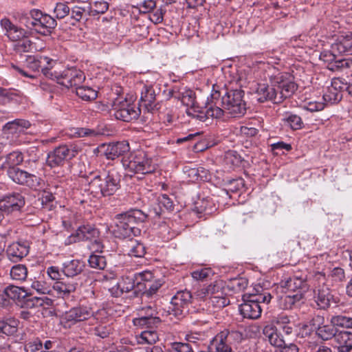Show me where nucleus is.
Here are the masks:
<instances>
[{"instance_id":"72a5a7b5","label":"nucleus","mask_w":352,"mask_h":352,"mask_svg":"<svg viewBox=\"0 0 352 352\" xmlns=\"http://www.w3.org/2000/svg\"><path fill=\"white\" fill-rule=\"evenodd\" d=\"M155 328L156 327L144 328L145 330L136 336L138 342L140 344H155L159 340L158 334L155 331Z\"/></svg>"},{"instance_id":"4468645a","label":"nucleus","mask_w":352,"mask_h":352,"mask_svg":"<svg viewBox=\"0 0 352 352\" xmlns=\"http://www.w3.org/2000/svg\"><path fill=\"white\" fill-rule=\"evenodd\" d=\"M31 126L30 122L24 119H15L7 122L3 127V133L12 142L18 140L21 134Z\"/></svg>"},{"instance_id":"f257e3e1","label":"nucleus","mask_w":352,"mask_h":352,"mask_svg":"<svg viewBox=\"0 0 352 352\" xmlns=\"http://www.w3.org/2000/svg\"><path fill=\"white\" fill-rule=\"evenodd\" d=\"M297 89V85L288 74L279 73L271 79L270 85L258 84L255 94L259 102L272 101L278 104L290 98Z\"/></svg>"},{"instance_id":"603ef678","label":"nucleus","mask_w":352,"mask_h":352,"mask_svg":"<svg viewBox=\"0 0 352 352\" xmlns=\"http://www.w3.org/2000/svg\"><path fill=\"white\" fill-rule=\"evenodd\" d=\"M331 322L337 327L352 328V318L350 317L342 315L336 316L332 317Z\"/></svg>"},{"instance_id":"f8f14e48","label":"nucleus","mask_w":352,"mask_h":352,"mask_svg":"<svg viewBox=\"0 0 352 352\" xmlns=\"http://www.w3.org/2000/svg\"><path fill=\"white\" fill-rule=\"evenodd\" d=\"M318 283V285L316 287L314 300L318 307L322 309H326L331 305V302L333 300V295L331 294L329 289L324 285L326 280L325 275L320 272L316 274L315 276Z\"/></svg>"},{"instance_id":"4be33fe9","label":"nucleus","mask_w":352,"mask_h":352,"mask_svg":"<svg viewBox=\"0 0 352 352\" xmlns=\"http://www.w3.org/2000/svg\"><path fill=\"white\" fill-rule=\"evenodd\" d=\"M29 251L30 245L28 241H16L8 246L6 254L11 262L18 263L29 254Z\"/></svg>"},{"instance_id":"6ab92c4d","label":"nucleus","mask_w":352,"mask_h":352,"mask_svg":"<svg viewBox=\"0 0 352 352\" xmlns=\"http://www.w3.org/2000/svg\"><path fill=\"white\" fill-rule=\"evenodd\" d=\"M25 205L23 196L18 192L6 195L0 199V211L8 214L19 211Z\"/></svg>"},{"instance_id":"aec40b11","label":"nucleus","mask_w":352,"mask_h":352,"mask_svg":"<svg viewBox=\"0 0 352 352\" xmlns=\"http://www.w3.org/2000/svg\"><path fill=\"white\" fill-rule=\"evenodd\" d=\"M344 89L342 78H333L331 85L327 87L323 94V100L327 104L338 102L342 98V91Z\"/></svg>"},{"instance_id":"a878e982","label":"nucleus","mask_w":352,"mask_h":352,"mask_svg":"<svg viewBox=\"0 0 352 352\" xmlns=\"http://www.w3.org/2000/svg\"><path fill=\"white\" fill-rule=\"evenodd\" d=\"M23 162V154L19 151H12L0 157V170L16 168Z\"/></svg>"},{"instance_id":"e433bc0d","label":"nucleus","mask_w":352,"mask_h":352,"mask_svg":"<svg viewBox=\"0 0 352 352\" xmlns=\"http://www.w3.org/2000/svg\"><path fill=\"white\" fill-rule=\"evenodd\" d=\"M3 294L9 299L21 300L28 296L26 290L15 285H8L3 290Z\"/></svg>"},{"instance_id":"f704fd0d","label":"nucleus","mask_w":352,"mask_h":352,"mask_svg":"<svg viewBox=\"0 0 352 352\" xmlns=\"http://www.w3.org/2000/svg\"><path fill=\"white\" fill-rule=\"evenodd\" d=\"M146 253L145 246L137 240L131 239L128 243V250H124L123 254L131 256L142 257Z\"/></svg>"},{"instance_id":"6e6552de","label":"nucleus","mask_w":352,"mask_h":352,"mask_svg":"<svg viewBox=\"0 0 352 352\" xmlns=\"http://www.w3.org/2000/svg\"><path fill=\"white\" fill-rule=\"evenodd\" d=\"M100 232L94 226L84 225L80 226L74 234L69 238V243H76L80 241H89L91 243L90 248L95 252H102L103 245L99 239Z\"/></svg>"},{"instance_id":"0eeeda50","label":"nucleus","mask_w":352,"mask_h":352,"mask_svg":"<svg viewBox=\"0 0 352 352\" xmlns=\"http://www.w3.org/2000/svg\"><path fill=\"white\" fill-rule=\"evenodd\" d=\"M243 340V334L238 331L223 330L210 342V352H233L232 345Z\"/></svg>"},{"instance_id":"5701e85b","label":"nucleus","mask_w":352,"mask_h":352,"mask_svg":"<svg viewBox=\"0 0 352 352\" xmlns=\"http://www.w3.org/2000/svg\"><path fill=\"white\" fill-rule=\"evenodd\" d=\"M0 25L5 32V36L12 42L27 37L28 31L14 24L8 18H3L0 21Z\"/></svg>"},{"instance_id":"864d4df0","label":"nucleus","mask_w":352,"mask_h":352,"mask_svg":"<svg viewBox=\"0 0 352 352\" xmlns=\"http://www.w3.org/2000/svg\"><path fill=\"white\" fill-rule=\"evenodd\" d=\"M338 54H342L338 52H334L333 45L330 51H324L320 55V59L327 63V67L329 69V65H332L336 58Z\"/></svg>"},{"instance_id":"412c9836","label":"nucleus","mask_w":352,"mask_h":352,"mask_svg":"<svg viewBox=\"0 0 352 352\" xmlns=\"http://www.w3.org/2000/svg\"><path fill=\"white\" fill-rule=\"evenodd\" d=\"M138 273L122 277V280L111 287V296L118 297L124 292H129L133 289L135 294L138 292Z\"/></svg>"},{"instance_id":"a211bd4d","label":"nucleus","mask_w":352,"mask_h":352,"mask_svg":"<svg viewBox=\"0 0 352 352\" xmlns=\"http://www.w3.org/2000/svg\"><path fill=\"white\" fill-rule=\"evenodd\" d=\"M25 63L28 67L34 72L41 69L43 75L49 78H50V75L45 72V69L47 72H52L54 65H58L52 59L43 56H28L26 58Z\"/></svg>"},{"instance_id":"39448f33","label":"nucleus","mask_w":352,"mask_h":352,"mask_svg":"<svg viewBox=\"0 0 352 352\" xmlns=\"http://www.w3.org/2000/svg\"><path fill=\"white\" fill-rule=\"evenodd\" d=\"M120 162L125 169L133 173L149 174L153 173L155 164L144 151H136L122 157Z\"/></svg>"},{"instance_id":"3c124183","label":"nucleus","mask_w":352,"mask_h":352,"mask_svg":"<svg viewBox=\"0 0 352 352\" xmlns=\"http://www.w3.org/2000/svg\"><path fill=\"white\" fill-rule=\"evenodd\" d=\"M225 283L223 280H215L210 285L206 286L208 290L209 296L221 295L224 293Z\"/></svg>"},{"instance_id":"58836bf2","label":"nucleus","mask_w":352,"mask_h":352,"mask_svg":"<svg viewBox=\"0 0 352 352\" xmlns=\"http://www.w3.org/2000/svg\"><path fill=\"white\" fill-rule=\"evenodd\" d=\"M336 325L332 324H326L325 322L320 327L316 334L323 340H329L331 338L334 340L338 329Z\"/></svg>"},{"instance_id":"774afa93","label":"nucleus","mask_w":352,"mask_h":352,"mask_svg":"<svg viewBox=\"0 0 352 352\" xmlns=\"http://www.w3.org/2000/svg\"><path fill=\"white\" fill-rule=\"evenodd\" d=\"M298 347L294 343H287L285 341L283 345L274 349V352H298Z\"/></svg>"},{"instance_id":"1a4fd4ad","label":"nucleus","mask_w":352,"mask_h":352,"mask_svg":"<svg viewBox=\"0 0 352 352\" xmlns=\"http://www.w3.org/2000/svg\"><path fill=\"white\" fill-rule=\"evenodd\" d=\"M76 154L77 150L72 145L61 144L48 153L46 164L50 168L62 166Z\"/></svg>"},{"instance_id":"f03ea898","label":"nucleus","mask_w":352,"mask_h":352,"mask_svg":"<svg viewBox=\"0 0 352 352\" xmlns=\"http://www.w3.org/2000/svg\"><path fill=\"white\" fill-rule=\"evenodd\" d=\"M148 214L141 210L132 209L116 214L111 226V233L116 238L126 239L140 234V230L135 226L136 223L146 221Z\"/></svg>"},{"instance_id":"338daca9","label":"nucleus","mask_w":352,"mask_h":352,"mask_svg":"<svg viewBox=\"0 0 352 352\" xmlns=\"http://www.w3.org/2000/svg\"><path fill=\"white\" fill-rule=\"evenodd\" d=\"M156 8L155 0H145L140 5V11L143 13H148Z\"/></svg>"},{"instance_id":"473e14b6","label":"nucleus","mask_w":352,"mask_h":352,"mask_svg":"<svg viewBox=\"0 0 352 352\" xmlns=\"http://www.w3.org/2000/svg\"><path fill=\"white\" fill-rule=\"evenodd\" d=\"M263 334L267 338L270 344L274 347V349L278 348L284 344L285 341L282 334L278 332L276 329L271 326H266L263 329Z\"/></svg>"},{"instance_id":"9d476101","label":"nucleus","mask_w":352,"mask_h":352,"mask_svg":"<svg viewBox=\"0 0 352 352\" xmlns=\"http://www.w3.org/2000/svg\"><path fill=\"white\" fill-rule=\"evenodd\" d=\"M138 292L144 296L151 298L162 287V283L158 278H155L150 271H143L138 273Z\"/></svg>"},{"instance_id":"052dcab7","label":"nucleus","mask_w":352,"mask_h":352,"mask_svg":"<svg viewBox=\"0 0 352 352\" xmlns=\"http://www.w3.org/2000/svg\"><path fill=\"white\" fill-rule=\"evenodd\" d=\"M173 352H194L190 344L174 342L170 344Z\"/></svg>"},{"instance_id":"4c0bfd02","label":"nucleus","mask_w":352,"mask_h":352,"mask_svg":"<svg viewBox=\"0 0 352 352\" xmlns=\"http://www.w3.org/2000/svg\"><path fill=\"white\" fill-rule=\"evenodd\" d=\"M283 124L290 127L292 130H298L303 127V122L302 118L294 113H286L282 118Z\"/></svg>"},{"instance_id":"49530a36","label":"nucleus","mask_w":352,"mask_h":352,"mask_svg":"<svg viewBox=\"0 0 352 352\" xmlns=\"http://www.w3.org/2000/svg\"><path fill=\"white\" fill-rule=\"evenodd\" d=\"M333 49L334 52H338L342 54L352 55V40L343 39L333 43Z\"/></svg>"},{"instance_id":"e2e57ef3","label":"nucleus","mask_w":352,"mask_h":352,"mask_svg":"<svg viewBox=\"0 0 352 352\" xmlns=\"http://www.w3.org/2000/svg\"><path fill=\"white\" fill-rule=\"evenodd\" d=\"M69 8L64 3H57L54 9L56 16L58 19H63L69 13Z\"/></svg>"},{"instance_id":"c9c22d12","label":"nucleus","mask_w":352,"mask_h":352,"mask_svg":"<svg viewBox=\"0 0 352 352\" xmlns=\"http://www.w3.org/2000/svg\"><path fill=\"white\" fill-rule=\"evenodd\" d=\"M157 208H153L150 210L151 213H153L155 217H160L162 212V207L167 210H172L174 208L173 202L171 199L166 194L160 195L157 199Z\"/></svg>"},{"instance_id":"a18cd8bd","label":"nucleus","mask_w":352,"mask_h":352,"mask_svg":"<svg viewBox=\"0 0 352 352\" xmlns=\"http://www.w3.org/2000/svg\"><path fill=\"white\" fill-rule=\"evenodd\" d=\"M16 43L13 46L14 50L17 53L29 52L32 50L33 42L28 38V33L27 37L22 38V39L15 41Z\"/></svg>"},{"instance_id":"7ed1b4c3","label":"nucleus","mask_w":352,"mask_h":352,"mask_svg":"<svg viewBox=\"0 0 352 352\" xmlns=\"http://www.w3.org/2000/svg\"><path fill=\"white\" fill-rule=\"evenodd\" d=\"M244 94V91L241 89H227L220 99V91L215 90L213 86L211 101L220 107L223 116L227 113L233 117H241L247 110V104L243 99Z\"/></svg>"},{"instance_id":"0e129e2a","label":"nucleus","mask_w":352,"mask_h":352,"mask_svg":"<svg viewBox=\"0 0 352 352\" xmlns=\"http://www.w3.org/2000/svg\"><path fill=\"white\" fill-rule=\"evenodd\" d=\"M164 13L165 10H164L162 8H155L153 11L150 12L149 19L155 24L160 23L163 21Z\"/></svg>"},{"instance_id":"f3484780","label":"nucleus","mask_w":352,"mask_h":352,"mask_svg":"<svg viewBox=\"0 0 352 352\" xmlns=\"http://www.w3.org/2000/svg\"><path fill=\"white\" fill-rule=\"evenodd\" d=\"M279 284L280 287L288 292L300 293L302 295L308 291L309 287L307 275L302 274L285 278L281 280Z\"/></svg>"},{"instance_id":"c85d7f7f","label":"nucleus","mask_w":352,"mask_h":352,"mask_svg":"<svg viewBox=\"0 0 352 352\" xmlns=\"http://www.w3.org/2000/svg\"><path fill=\"white\" fill-rule=\"evenodd\" d=\"M19 324L20 321L15 318L10 317L0 320V336H15L19 329Z\"/></svg>"},{"instance_id":"cd10ccee","label":"nucleus","mask_w":352,"mask_h":352,"mask_svg":"<svg viewBox=\"0 0 352 352\" xmlns=\"http://www.w3.org/2000/svg\"><path fill=\"white\" fill-rule=\"evenodd\" d=\"M93 313L91 309L87 307H74L66 313V319L76 323L89 319Z\"/></svg>"},{"instance_id":"09e8293b","label":"nucleus","mask_w":352,"mask_h":352,"mask_svg":"<svg viewBox=\"0 0 352 352\" xmlns=\"http://www.w3.org/2000/svg\"><path fill=\"white\" fill-rule=\"evenodd\" d=\"M341 54H338L332 65L329 66V69L336 72L344 68H348L352 65V60L349 58H342Z\"/></svg>"},{"instance_id":"bf43d9fd","label":"nucleus","mask_w":352,"mask_h":352,"mask_svg":"<svg viewBox=\"0 0 352 352\" xmlns=\"http://www.w3.org/2000/svg\"><path fill=\"white\" fill-rule=\"evenodd\" d=\"M31 287L35 289L38 293L42 294H50L51 289L47 283L44 281L34 280L32 281Z\"/></svg>"},{"instance_id":"7c9ffc66","label":"nucleus","mask_w":352,"mask_h":352,"mask_svg":"<svg viewBox=\"0 0 352 352\" xmlns=\"http://www.w3.org/2000/svg\"><path fill=\"white\" fill-rule=\"evenodd\" d=\"M78 283L69 279L62 278L59 281H56L53 285V288L57 292L58 294L63 297L68 296L71 293L76 291Z\"/></svg>"},{"instance_id":"423d86ee","label":"nucleus","mask_w":352,"mask_h":352,"mask_svg":"<svg viewBox=\"0 0 352 352\" xmlns=\"http://www.w3.org/2000/svg\"><path fill=\"white\" fill-rule=\"evenodd\" d=\"M56 66L57 65H54L52 72L46 69L45 72L50 74V78L56 80L57 83L67 89H76L85 80L84 72L75 67H67L60 71Z\"/></svg>"},{"instance_id":"b1692460","label":"nucleus","mask_w":352,"mask_h":352,"mask_svg":"<svg viewBox=\"0 0 352 352\" xmlns=\"http://www.w3.org/2000/svg\"><path fill=\"white\" fill-rule=\"evenodd\" d=\"M57 25L56 19L50 15L45 14L34 25V30L37 33L43 36H49Z\"/></svg>"},{"instance_id":"5fc2aeb1","label":"nucleus","mask_w":352,"mask_h":352,"mask_svg":"<svg viewBox=\"0 0 352 352\" xmlns=\"http://www.w3.org/2000/svg\"><path fill=\"white\" fill-rule=\"evenodd\" d=\"M109 3L104 1H96L91 6L90 12L92 15L104 14L109 8Z\"/></svg>"},{"instance_id":"393cba45","label":"nucleus","mask_w":352,"mask_h":352,"mask_svg":"<svg viewBox=\"0 0 352 352\" xmlns=\"http://www.w3.org/2000/svg\"><path fill=\"white\" fill-rule=\"evenodd\" d=\"M333 341L337 344V352H351L352 351V332L338 330Z\"/></svg>"},{"instance_id":"6e6d98bb","label":"nucleus","mask_w":352,"mask_h":352,"mask_svg":"<svg viewBox=\"0 0 352 352\" xmlns=\"http://www.w3.org/2000/svg\"><path fill=\"white\" fill-rule=\"evenodd\" d=\"M91 267L104 269L106 266V261L104 257L102 256L91 254L88 260Z\"/></svg>"},{"instance_id":"ddd939ff","label":"nucleus","mask_w":352,"mask_h":352,"mask_svg":"<svg viewBox=\"0 0 352 352\" xmlns=\"http://www.w3.org/2000/svg\"><path fill=\"white\" fill-rule=\"evenodd\" d=\"M186 113L201 122H205L208 118L217 119L223 118V111L220 109V107L215 105L214 102L211 101V98H208L205 109H199V107H195L192 109H187Z\"/></svg>"},{"instance_id":"a19ab883","label":"nucleus","mask_w":352,"mask_h":352,"mask_svg":"<svg viewBox=\"0 0 352 352\" xmlns=\"http://www.w3.org/2000/svg\"><path fill=\"white\" fill-rule=\"evenodd\" d=\"M28 274L27 267L23 264H16L13 265L10 272L12 279L18 281H24L26 280Z\"/></svg>"},{"instance_id":"ea45409f","label":"nucleus","mask_w":352,"mask_h":352,"mask_svg":"<svg viewBox=\"0 0 352 352\" xmlns=\"http://www.w3.org/2000/svg\"><path fill=\"white\" fill-rule=\"evenodd\" d=\"M175 98L181 100L182 104L186 107H190L189 109H192L195 107V94L192 90L186 89L182 93L176 95H173Z\"/></svg>"},{"instance_id":"de8ad7c7","label":"nucleus","mask_w":352,"mask_h":352,"mask_svg":"<svg viewBox=\"0 0 352 352\" xmlns=\"http://www.w3.org/2000/svg\"><path fill=\"white\" fill-rule=\"evenodd\" d=\"M230 300L226 296L225 292L221 295L210 296L208 299V304L217 309L223 308L229 305Z\"/></svg>"},{"instance_id":"2f4dec72","label":"nucleus","mask_w":352,"mask_h":352,"mask_svg":"<svg viewBox=\"0 0 352 352\" xmlns=\"http://www.w3.org/2000/svg\"><path fill=\"white\" fill-rule=\"evenodd\" d=\"M155 91L151 85H144L141 91L140 102L147 109L151 111L155 101Z\"/></svg>"},{"instance_id":"dca6fc26","label":"nucleus","mask_w":352,"mask_h":352,"mask_svg":"<svg viewBox=\"0 0 352 352\" xmlns=\"http://www.w3.org/2000/svg\"><path fill=\"white\" fill-rule=\"evenodd\" d=\"M156 314L153 307H146L140 311L139 317L133 319V324L140 329L157 327L161 323V319L155 316Z\"/></svg>"},{"instance_id":"4d7b16f0","label":"nucleus","mask_w":352,"mask_h":352,"mask_svg":"<svg viewBox=\"0 0 352 352\" xmlns=\"http://www.w3.org/2000/svg\"><path fill=\"white\" fill-rule=\"evenodd\" d=\"M25 349L26 352H43V342L38 338H36L30 341Z\"/></svg>"},{"instance_id":"9b49d317","label":"nucleus","mask_w":352,"mask_h":352,"mask_svg":"<svg viewBox=\"0 0 352 352\" xmlns=\"http://www.w3.org/2000/svg\"><path fill=\"white\" fill-rule=\"evenodd\" d=\"M192 296L190 292L185 289L177 292L171 298L168 312L177 318L184 316L188 311V305L191 302Z\"/></svg>"},{"instance_id":"69168bd1","label":"nucleus","mask_w":352,"mask_h":352,"mask_svg":"<svg viewBox=\"0 0 352 352\" xmlns=\"http://www.w3.org/2000/svg\"><path fill=\"white\" fill-rule=\"evenodd\" d=\"M330 277L335 283L342 282L345 278L344 270L341 267H335L331 272Z\"/></svg>"},{"instance_id":"13d9d810","label":"nucleus","mask_w":352,"mask_h":352,"mask_svg":"<svg viewBox=\"0 0 352 352\" xmlns=\"http://www.w3.org/2000/svg\"><path fill=\"white\" fill-rule=\"evenodd\" d=\"M303 297L300 293H296L293 295H286L283 298L284 306L285 309H292V307L299 302Z\"/></svg>"},{"instance_id":"79ce46f5","label":"nucleus","mask_w":352,"mask_h":352,"mask_svg":"<svg viewBox=\"0 0 352 352\" xmlns=\"http://www.w3.org/2000/svg\"><path fill=\"white\" fill-rule=\"evenodd\" d=\"M324 322L325 318L323 316L314 314L309 320L302 325V329L316 333Z\"/></svg>"},{"instance_id":"c756f323","label":"nucleus","mask_w":352,"mask_h":352,"mask_svg":"<svg viewBox=\"0 0 352 352\" xmlns=\"http://www.w3.org/2000/svg\"><path fill=\"white\" fill-rule=\"evenodd\" d=\"M85 267L84 263L78 259L67 261L62 265V272L67 278L80 274Z\"/></svg>"},{"instance_id":"37998d69","label":"nucleus","mask_w":352,"mask_h":352,"mask_svg":"<svg viewBox=\"0 0 352 352\" xmlns=\"http://www.w3.org/2000/svg\"><path fill=\"white\" fill-rule=\"evenodd\" d=\"M129 151V145L127 142H111V160H114L115 157H126L125 153H126Z\"/></svg>"},{"instance_id":"20e7f679","label":"nucleus","mask_w":352,"mask_h":352,"mask_svg":"<svg viewBox=\"0 0 352 352\" xmlns=\"http://www.w3.org/2000/svg\"><path fill=\"white\" fill-rule=\"evenodd\" d=\"M111 108L116 120L131 122L140 115V108L127 101L122 87L118 84L111 85Z\"/></svg>"},{"instance_id":"bb28decb","label":"nucleus","mask_w":352,"mask_h":352,"mask_svg":"<svg viewBox=\"0 0 352 352\" xmlns=\"http://www.w3.org/2000/svg\"><path fill=\"white\" fill-rule=\"evenodd\" d=\"M239 311L243 318L255 320L261 316L262 308L260 305L249 299L239 306Z\"/></svg>"},{"instance_id":"c03bdc74","label":"nucleus","mask_w":352,"mask_h":352,"mask_svg":"<svg viewBox=\"0 0 352 352\" xmlns=\"http://www.w3.org/2000/svg\"><path fill=\"white\" fill-rule=\"evenodd\" d=\"M76 95L82 100L85 101H91L97 98V92L89 87L79 85L76 89Z\"/></svg>"},{"instance_id":"2eb2a0df","label":"nucleus","mask_w":352,"mask_h":352,"mask_svg":"<svg viewBox=\"0 0 352 352\" xmlns=\"http://www.w3.org/2000/svg\"><path fill=\"white\" fill-rule=\"evenodd\" d=\"M8 177L16 184L36 188L40 184L41 179L34 174L30 173L19 167L7 170Z\"/></svg>"},{"instance_id":"680f3d73","label":"nucleus","mask_w":352,"mask_h":352,"mask_svg":"<svg viewBox=\"0 0 352 352\" xmlns=\"http://www.w3.org/2000/svg\"><path fill=\"white\" fill-rule=\"evenodd\" d=\"M212 274L210 268H201L191 273L192 277L197 280H204Z\"/></svg>"},{"instance_id":"8fccbe9b","label":"nucleus","mask_w":352,"mask_h":352,"mask_svg":"<svg viewBox=\"0 0 352 352\" xmlns=\"http://www.w3.org/2000/svg\"><path fill=\"white\" fill-rule=\"evenodd\" d=\"M52 302V300L45 297H32L30 298H28L25 301V306L28 308H34L38 307H42L44 305H49Z\"/></svg>"}]
</instances>
